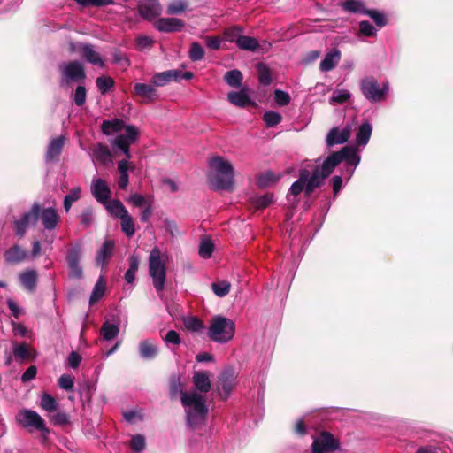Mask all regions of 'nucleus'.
I'll return each mask as SVG.
<instances>
[{
  "instance_id": "f257e3e1",
  "label": "nucleus",
  "mask_w": 453,
  "mask_h": 453,
  "mask_svg": "<svg viewBox=\"0 0 453 453\" xmlns=\"http://www.w3.org/2000/svg\"><path fill=\"white\" fill-rule=\"evenodd\" d=\"M172 396L180 394L182 405L185 409L187 424L194 428L204 421L208 411L205 405L206 399L203 395L196 391L184 392L180 377H174L170 382Z\"/></svg>"
},
{
  "instance_id": "f03ea898",
  "label": "nucleus",
  "mask_w": 453,
  "mask_h": 453,
  "mask_svg": "<svg viewBox=\"0 0 453 453\" xmlns=\"http://www.w3.org/2000/svg\"><path fill=\"white\" fill-rule=\"evenodd\" d=\"M210 184L217 190H228L234 186V169L232 165L220 157L210 159Z\"/></svg>"
},
{
  "instance_id": "7ed1b4c3",
  "label": "nucleus",
  "mask_w": 453,
  "mask_h": 453,
  "mask_svg": "<svg viewBox=\"0 0 453 453\" xmlns=\"http://www.w3.org/2000/svg\"><path fill=\"white\" fill-rule=\"evenodd\" d=\"M326 178L320 165H317L311 173L308 169L303 168L299 171L298 180L291 185L289 194L297 196L304 190L305 195L310 196L315 188L323 185Z\"/></svg>"
},
{
  "instance_id": "20e7f679",
  "label": "nucleus",
  "mask_w": 453,
  "mask_h": 453,
  "mask_svg": "<svg viewBox=\"0 0 453 453\" xmlns=\"http://www.w3.org/2000/svg\"><path fill=\"white\" fill-rule=\"evenodd\" d=\"M123 128L126 129V134L117 135L112 142V144L119 149L125 145H131L134 143L139 136V130L134 126H126L125 122L119 119L104 120L101 125L102 132L106 135H111L114 133L119 132Z\"/></svg>"
},
{
  "instance_id": "39448f33",
  "label": "nucleus",
  "mask_w": 453,
  "mask_h": 453,
  "mask_svg": "<svg viewBox=\"0 0 453 453\" xmlns=\"http://www.w3.org/2000/svg\"><path fill=\"white\" fill-rule=\"evenodd\" d=\"M167 258V254L157 247L153 248L149 256V274L157 292H162L165 288Z\"/></svg>"
},
{
  "instance_id": "423d86ee",
  "label": "nucleus",
  "mask_w": 453,
  "mask_h": 453,
  "mask_svg": "<svg viewBox=\"0 0 453 453\" xmlns=\"http://www.w3.org/2000/svg\"><path fill=\"white\" fill-rule=\"evenodd\" d=\"M234 333L235 324L232 319L222 316H215L211 319L207 335L211 341L225 344L234 338Z\"/></svg>"
},
{
  "instance_id": "0eeeda50",
  "label": "nucleus",
  "mask_w": 453,
  "mask_h": 453,
  "mask_svg": "<svg viewBox=\"0 0 453 453\" xmlns=\"http://www.w3.org/2000/svg\"><path fill=\"white\" fill-rule=\"evenodd\" d=\"M342 161H345L348 165L357 167L360 162L357 150L352 146H345L340 151L330 154L320 166L325 175L328 177Z\"/></svg>"
},
{
  "instance_id": "6e6552de",
  "label": "nucleus",
  "mask_w": 453,
  "mask_h": 453,
  "mask_svg": "<svg viewBox=\"0 0 453 453\" xmlns=\"http://www.w3.org/2000/svg\"><path fill=\"white\" fill-rule=\"evenodd\" d=\"M360 88L364 96L371 102L382 101L388 91V83H383L380 87L379 82L372 77L363 79Z\"/></svg>"
},
{
  "instance_id": "1a4fd4ad",
  "label": "nucleus",
  "mask_w": 453,
  "mask_h": 453,
  "mask_svg": "<svg viewBox=\"0 0 453 453\" xmlns=\"http://www.w3.org/2000/svg\"><path fill=\"white\" fill-rule=\"evenodd\" d=\"M19 423L25 428L40 431L42 434H49L43 418L35 411L25 409L19 412L17 418Z\"/></svg>"
},
{
  "instance_id": "9d476101",
  "label": "nucleus",
  "mask_w": 453,
  "mask_h": 453,
  "mask_svg": "<svg viewBox=\"0 0 453 453\" xmlns=\"http://www.w3.org/2000/svg\"><path fill=\"white\" fill-rule=\"evenodd\" d=\"M61 71L60 86H67L73 81H82L85 79V72L82 64L79 61L62 63L59 65Z\"/></svg>"
},
{
  "instance_id": "9b49d317",
  "label": "nucleus",
  "mask_w": 453,
  "mask_h": 453,
  "mask_svg": "<svg viewBox=\"0 0 453 453\" xmlns=\"http://www.w3.org/2000/svg\"><path fill=\"white\" fill-rule=\"evenodd\" d=\"M339 447V441L331 433L321 432L313 437L311 450L312 453H328L337 450Z\"/></svg>"
},
{
  "instance_id": "f8f14e48",
  "label": "nucleus",
  "mask_w": 453,
  "mask_h": 453,
  "mask_svg": "<svg viewBox=\"0 0 453 453\" xmlns=\"http://www.w3.org/2000/svg\"><path fill=\"white\" fill-rule=\"evenodd\" d=\"M81 253L82 248L80 243H76L67 250L66 262L69 269L68 275L72 279H81L83 275L82 267L80 265Z\"/></svg>"
},
{
  "instance_id": "ddd939ff",
  "label": "nucleus",
  "mask_w": 453,
  "mask_h": 453,
  "mask_svg": "<svg viewBox=\"0 0 453 453\" xmlns=\"http://www.w3.org/2000/svg\"><path fill=\"white\" fill-rule=\"evenodd\" d=\"M69 50L71 52L78 51L82 58L88 63L97 65L101 68L104 67V62L101 55L95 50L94 46L88 43H69Z\"/></svg>"
},
{
  "instance_id": "4468645a",
  "label": "nucleus",
  "mask_w": 453,
  "mask_h": 453,
  "mask_svg": "<svg viewBox=\"0 0 453 453\" xmlns=\"http://www.w3.org/2000/svg\"><path fill=\"white\" fill-rule=\"evenodd\" d=\"M40 210L41 205L35 203L29 211L24 213L19 219L15 220L14 225L18 235L23 236L29 226L36 224Z\"/></svg>"
},
{
  "instance_id": "2eb2a0df",
  "label": "nucleus",
  "mask_w": 453,
  "mask_h": 453,
  "mask_svg": "<svg viewBox=\"0 0 453 453\" xmlns=\"http://www.w3.org/2000/svg\"><path fill=\"white\" fill-rule=\"evenodd\" d=\"M90 190L95 199L104 204L111 197V189L105 180L100 178L93 179L90 186Z\"/></svg>"
},
{
  "instance_id": "dca6fc26",
  "label": "nucleus",
  "mask_w": 453,
  "mask_h": 453,
  "mask_svg": "<svg viewBox=\"0 0 453 453\" xmlns=\"http://www.w3.org/2000/svg\"><path fill=\"white\" fill-rule=\"evenodd\" d=\"M351 135V127L347 125L343 128L333 127L326 135V145L333 147L346 142Z\"/></svg>"
},
{
  "instance_id": "f3484780",
  "label": "nucleus",
  "mask_w": 453,
  "mask_h": 453,
  "mask_svg": "<svg viewBox=\"0 0 453 453\" xmlns=\"http://www.w3.org/2000/svg\"><path fill=\"white\" fill-rule=\"evenodd\" d=\"M162 8L157 0H142L139 4V12L141 16L152 20L161 14Z\"/></svg>"
},
{
  "instance_id": "a211bd4d",
  "label": "nucleus",
  "mask_w": 453,
  "mask_h": 453,
  "mask_svg": "<svg viewBox=\"0 0 453 453\" xmlns=\"http://www.w3.org/2000/svg\"><path fill=\"white\" fill-rule=\"evenodd\" d=\"M154 26L159 32L173 33L180 31L184 22L178 18H160L156 20Z\"/></svg>"
},
{
  "instance_id": "6ab92c4d",
  "label": "nucleus",
  "mask_w": 453,
  "mask_h": 453,
  "mask_svg": "<svg viewBox=\"0 0 453 453\" xmlns=\"http://www.w3.org/2000/svg\"><path fill=\"white\" fill-rule=\"evenodd\" d=\"M39 216L44 228L47 230H54L60 219L57 211L51 207L40 210Z\"/></svg>"
},
{
  "instance_id": "aec40b11",
  "label": "nucleus",
  "mask_w": 453,
  "mask_h": 453,
  "mask_svg": "<svg viewBox=\"0 0 453 453\" xmlns=\"http://www.w3.org/2000/svg\"><path fill=\"white\" fill-rule=\"evenodd\" d=\"M134 165L127 159H123L118 162V172L120 176L118 180V186L121 189H126L129 183L128 171H134Z\"/></svg>"
},
{
  "instance_id": "412c9836",
  "label": "nucleus",
  "mask_w": 453,
  "mask_h": 453,
  "mask_svg": "<svg viewBox=\"0 0 453 453\" xmlns=\"http://www.w3.org/2000/svg\"><path fill=\"white\" fill-rule=\"evenodd\" d=\"M64 136H59L50 141L45 155V159L47 162H55L58 159V157L64 147Z\"/></svg>"
},
{
  "instance_id": "4be33fe9",
  "label": "nucleus",
  "mask_w": 453,
  "mask_h": 453,
  "mask_svg": "<svg viewBox=\"0 0 453 453\" xmlns=\"http://www.w3.org/2000/svg\"><path fill=\"white\" fill-rule=\"evenodd\" d=\"M180 71L169 70L162 73H157L151 78V83L154 86L162 87L172 81H178L180 79Z\"/></svg>"
},
{
  "instance_id": "5701e85b",
  "label": "nucleus",
  "mask_w": 453,
  "mask_h": 453,
  "mask_svg": "<svg viewBox=\"0 0 453 453\" xmlns=\"http://www.w3.org/2000/svg\"><path fill=\"white\" fill-rule=\"evenodd\" d=\"M341 60L340 50L334 48L328 51L324 59L320 62L319 69L322 72H329L333 70Z\"/></svg>"
},
{
  "instance_id": "b1692460",
  "label": "nucleus",
  "mask_w": 453,
  "mask_h": 453,
  "mask_svg": "<svg viewBox=\"0 0 453 453\" xmlns=\"http://www.w3.org/2000/svg\"><path fill=\"white\" fill-rule=\"evenodd\" d=\"M90 157L94 164L106 165L111 159V153L107 146L98 143L92 150Z\"/></svg>"
},
{
  "instance_id": "393cba45",
  "label": "nucleus",
  "mask_w": 453,
  "mask_h": 453,
  "mask_svg": "<svg viewBox=\"0 0 453 453\" xmlns=\"http://www.w3.org/2000/svg\"><path fill=\"white\" fill-rule=\"evenodd\" d=\"M22 287L29 292H34L36 288L38 274L35 270H26L19 275Z\"/></svg>"
},
{
  "instance_id": "a878e982",
  "label": "nucleus",
  "mask_w": 453,
  "mask_h": 453,
  "mask_svg": "<svg viewBox=\"0 0 453 453\" xmlns=\"http://www.w3.org/2000/svg\"><path fill=\"white\" fill-rule=\"evenodd\" d=\"M114 242L111 240L105 241L99 249L96 255V264L104 267L112 256Z\"/></svg>"
},
{
  "instance_id": "bb28decb",
  "label": "nucleus",
  "mask_w": 453,
  "mask_h": 453,
  "mask_svg": "<svg viewBox=\"0 0 453 453\" xmlns=\"http://www.w3.org/2000/svg\"><path fill=\"white\" fill-rule=\"evenodd\" d=\"M157 352V346L152 340L147 339L139 343V353L143 359H153Z\"/></svg>"
},
{
  "instance_id": "cd10ccee",
  "label": "nucleus",
  "mask_w": 453,
  "mask_h": 453,
  "mask_svg": "<svg viewBox=\"0 0 453 453\" xmlns=\"http://www.w3.org/2000/svg\"><path fill=\"white\" fill-rule=\"evenodd\" d=\"M193 383L195 388L199 390V394L207 393L211 388L209 376L204 372H196L193 375Z\"/></svg>"
},
{
  "instance_id": "c85d7f7f",
  "label": "nucleus",
  "mask_w": 453,
  "mask_h": 453,
  "mask_svg": "<svg viewBox=\"0 0 453 453\" xmlns=\"http://www.w3.org/2000/svg\"><path fill=\"white\" fill-rule=\"evenodd\" d=\"M227 98L231 104L239 107H246L250 104L247 89L242 88L240 91H232L227 95Z\"/></svg>"
},
{
  "instance_id": "c756f323",
  "label": "nucleus",
  "mask_w": 453,
  "mask_h": 453,
  "mask_svg": "<svg viewBox=\"0 0 453 453\" xmlns=\"http://www.w3.org/2000/svg\"><path fill=\"white\" fill-rule=\"evenodd\" d=\"M105 209L114 218L122 219L127 213V210L119 200H109L104 204Z\"/></svg>"
},
{
  "instance_id": "7c9ffc66",
  "label": "nucleus",
  "mask_w": 453,
  "mask_h": 453,
  "mask_svg": "<svg viewBox=\"0 0 453 453\" xmlns=\"http://www.w3.org/2000/svg\"><path fill=\"white\" fill-rule=\"evenodd\" d=\"M234 41L237 47L243 50L254 51L259 47L258 41L251 36L238 35L236 39H231Z\"/></svg>"
},
{
  "instance_id": "2f4dec72",
  "label": "nucleus",
  "mask_w": 453,
  "mask_h": 453,
  "mask_svg": "<svg viewBox=\"0 0 453 453\" xmlns=\"http://www.w3.org/2000/svg\"><path fill=\"white\" fill-rule=\"evenodd\" d=\"M135 93L148 101H153L157 97V90L152 85L145 83H136L134 85Z\"/></svg>"
},
{
  "instance_id": "473e14b6",
  "label": "nucleus",
  "mask_w": 453,
  "mask_h": 453,
  "mask_svg": "<svg viewBox=\"0 0 453 453\" xmlns=\"http://www.w3.org/2000/svg\"><path fill=\"white\" fill-rule=\"evenodd\" d=\"M27 251L18 245H15L6 250L4 254L5 259L9 263L21 262L27 257Z\"/></svg>"
},
{
  "instance_id": "72a5a7b5",
  "label": "nucleus",
  "mask_w": 453,
  "mask_h": 453,
  "mask_svg": "<svg viewBox=\"0 0 453 453\" xmlns=\"http://www.w3.org/2000/svg\"><path fill=\"white\" fill-rule=\"evenodd\" d=\"M372 130V127L369 122L362 123L357 133V143L360 146H365L370 140Z\"/></svg>"
},
{
  "instance_id": "f704fd0d",
  "label": "nucleus",
  "mask_w": 453,
  "mask_h": 453,
  "mask_svg": "<svg viewBox=\"0 0 453 453\" xmlns=\"http://www.w3.org/2000/svg\"><path fill=\"white\" fill-rule=\"evenodd\" d=\"M243 75L241 71L234 69L224 74V81L232 88H239L242 85Z\"/></svg>"
},
{
  "instance_id": "c9c22d12",
  "label": "nucleus",
  "mask_w": 453,
  "mask_h": 453,
  "mask_svg": "<svg viewBox=\"0 0 453 453\" xmlns=\"http://www.w3.org/2000/svg\"><path fill=\"white\" fill-rule=\"evenodd\" d=\"M119 332V328L116 324L104 322L101 327L100 334L105 341H111L114 339Z\"/></svg>"
},
{
  "instance_id": "e433bc0d",
  "label": "nucleus",
  "mask_w": 453,
  "mask_h": 453,
  "mask_svg": "<svg viewBox=\"0 0 453 453\" xmlns=\"http://www.w3.org/2000/svg\"><path fill=\"white\" fill-rule=\"evenodd\" d=\"M188 4L186 0H173L166 8V12L171 15H178L188 10Z\"/></svg>"
},
{
  "instance_id": "4c0bfd02",
  "label": "nucleus",
  "mask_w": 453,
  "mask_h": 453,
  "mask_svg": "<svg viewBox=\"0 0 453 453\" xmlns=\"http://www.w3.org/2000/svg\"><path fill=\"white\" fill-rule=\"evenodd\" d=\"M105 280L103 276H100L93 288V291L91 293L90 298H89V303L93 304L96 303L104 295L105 292Z\"/></svg>"
},
{
  "instance_id": "58836bf2",
  "label": "nucleus",
  "mask_w": 453,
  "mask_h": 453,
  "mask_svg": "<svg viewBox=\"0 0 453 453\" xmlns=\"http://www.w3.org/2000/svg\"><path fill=\"white\" fill-rule=\"evenodd\" d=\"M234 386V378L231 373L225 372L220 378V390L224 397L227 398Z\"/></svg>"
},
{
  "instance_id": "ea45409f",
  "label": "nucleus",
  "mask_w": 453,
  "mask_h": 453,
  "mask_svg": "<svg viewBox=\"0 0 453 453\" xmlns=\"http://www.w3.org/2000/svg\"><path fill=\"white\" fill-rule=\"evenodd\" d=\"M342 7L344 11L353 13L365 14L366 11L360 0H344L342 4Z\"/></svg>"
},
{
  "instance_id": "a19ab883",
  "label": "nucleus",
  "mask_w": 453,
  "mask_h": 453,
  "mask_svg": "<svg viewBox=\"0 0 453 453\" xmlns=\"http://www.w3.org/2000/svg\"><path fill=\"white\" fill-rule=\"evenodd\" d=\"M40 406L48 412H53L58 409V403L53 396L44 393L41 396Z\"/></svg>"
},
{
  "instance_id": "79ce46f5",
  "label": "nucleus",
  "mask_w": 453,
  "mask_h": 453,
  "mask_svg": "<svg viewBox=\"0 0 453 453\" xmlns=\"http://www.w3.org/2000/svg\"><path fill=\"white\" fill-rule=\"evenodd\" d=\"M120 220L123 233L127 237L133 236L135 234V225L134 219L129 215V213H127Z\"/></svg>"
},
{
  "instance_id": "37998d69",
  "label": "nucleus",
  "mask_w": 453,
  "mask_h": 453,
  "mask_svg": "<svg viewBox=\"0 0 453 453\" xmlns=\"http://www.w3.org/2000/svg\"><path fill=\"white\" fill-rule=\"evenodd\" d=\"M81 189L80 187L73 188L64 198V208L66 212L69 211L72 204L81 198Z\"/></svg>"
},
{
  "instance_id": "c03bdc74",
  "label": "nucleus",
  "mask_w": 453,
  "mask_h": 453,
  "mask_svg": "<svg viewBox=\"0 0 453 453\" xmlns=\"http://www.w3.org/2000/svg\"><path fill=\"white\" fill-rule=\"evenodd\" d=\"M188 58L193 62L200 61L204 58V50L199 42H193L190 44Z\"/></svg>"
},
{
  "instance_id": "a18cd8bd",
  "label": "nucleus",
  "mask_w": 453,
  "mask_h": 453,
  "mask_svg": "<svg viewBox=\"0 0 453 453\" xmlns=\"http://www.w3.org/2000/svg\"><path fill=\"white\" fill-rule=\"evenodd\" d=\"M257 70L258 72V80L260 83L265 86L270 85L272 82V76L269 67L264 63H258L257 65Z\"/></svg>"
},
{
  "instance_id": "49530a36",
  "label": "nucleus",
  "mask_w": 453,
  "mask_h": 453,
  "mask_svg": "<svg viewBox=\"0 0 453 453\" xmlns=\"http://www.w3.org/2000/svg\"><path fill=\"white\" fill-rule=\"evenodd\" d=\"M214 250V243L210 238H203L199 246V255L203 258L211 257Z\"/></svg>"
},
{
  "instance_id": "de8ad7c7",
  "label": "nucleus",
  "mask_w": 453,
  "mask_h": 453,
  "mask_svg": "<svg viewBox=\"0 0 453 453\" xmlns=\"http://www.w3.org/2000/svg\"><path fill=\"white\" fill-rule=\"evenodd\" d=\"M231 284L227 280H219L211 284L214 294L219 297L226 296L230 291Z\"/></svg>"
},
{
  "instance_id": "09e8293b",
  "label": "nucleus",
  "mask_w": 453,
  "mask_h": 453,
  "mask_svg": "<svg viewBox=\"0 0 453 453\" xmlns=\"http://www.w3.org/2000/svg\"><path fill=\"white\" fill-rule=\"evenodd\" d=\"M96 87L101 94H106L114 85V81L110 76H100L96 81Z\"/></svg>"
},
{
  "instance_id": "8fccbe9b",
  "label": "nucleus",
  "mask_w": 453,
  "mask_h": 453,
  "mask_svg": "<svg viewBox=\"0 0 453 453\" xmlns=\"http://www.w3.org/2000/svg\"><path fill=\"white\" fill-rule=\"evenodd\" d=\"M183 323L186 329L190 332H199L203 328L202 320L196 317L186 318Z\"/></svg>"
},
{
  "instance_id": "3c124183",
  "label": "nucleus",
  "mask_w": 453,
  "mask_h": 453,
  "mask_svg": "<svg viewBox=\"0 0 453 453\" xmlns=\"http://www.w3.org/2000/svg\"><path fill=\"white\" fill-rule=\"evenodd\" d=\"M278 178L272 172H266L257 178V184L260 188H265L276 182Z\"/></svg>"
},
{
  "instance_id": "603ef678",
  "label": "nucleus",
  "mask_w": 453,
  "mask_h": 453,
  "mask_svg": "<svg viewBox=\"0 0 453 453\" xmlns=\"http://www.w3.org/2000/svg\"><path fill=\"white\" fill-rule=\"evenodd\" d=\"M13 355L17 360L22 361L29 357L30 352L26 343H20L14 345Z\"/></svg>"
},
{
  "instance_id": "864d4df0",
  "label": "nucleus",
  "mask_w": 453,
  "mask_h": 453,
  "mask_svg": "<svg viewBox=\"0 0 453 453\" xmlns=\"http://www.w3.org/2000/svg\"><path fill=\"white\" fill-rule=\"evenodd\" d=\"M273 202L272 195H264L255 196L252 198L251 203L256 209H263L267 207Z\"/></svg>"
},
{
  "instance_id": "5fc2aeb1",
  "label": "nucleus",
  "mask_w": 453,
  "mask_h": 453,
  "mask_svg": "<svg viewBox=\"0 0 453 453\" xmlns=\"http://www.w3.org/2000/svg\"><path fill=\"white\" fill-rule=\"evenodd\" d=\"M281 115L276 111H269L264 114V120L267 127H272L281 121Z\"/></svg>"
},
{
  "instance_id": "6e6d98bb",
  "label": "nucleus",
  "mask_w": 453,
  "mask_h": 453,
  "mask_svg": "<svg viewBox=\"0 0 453 453\" xmlns=\"http://www.w3.org/2000/svg\"><path fill=\"white\" fill-rule=\"evenodd\" d=\"M350 97V93L345 89H338L335 90L332 96L330 97V103L334 104H342L346 102Z\"/></svg>"
},
{
  "instance_id": "4d7b16f0",
  "label": "nucleus",
  "mask_w": 453,
  "mask_h": 453,
  "mask_svg": "<svg viewBox=\"0 0 453 453\" xmlns=\"http://www.w3.org/2000/svg\"><path fill=\"white\" fill-rule=\"evenodd\" d=\"M59 387L66 391H72L74 386L73 377L69 374H63L58 379Z\"/></svg>"
},
{
  "instance_id": "13d9d810",
  "label": "nucleus",
  "mask_w": 453,
  "mask_h": 453,
  "mask_svg": "<svg viewBox=\"0 0 453 453\" xmlns=\"http://www.w3.org/2000/svg\"><path fill=\"white\" fill-rule=\"evenodd\" d=\"M365 14L370 16L379 27L386 25V18L383 13L374 10H366Z\"/></svg>"
},
{
  "instance_id": "bf43d9fd",
  "label": "nucleus",
  "mask_w": 453,
  "mask_h": 453,
  "mask_svg": "<svg viewBox=\"0 0 453 453\" xmlns=\"http://www.w3.org/2000/svg\"><path fill=\"white\" fill-rule=\"evenodd\" d=\"M274 99L277 104L280 106H285L289 104L290 96L285 91L276 89L274 91Z\"/></svg>"
},
{
  "instance_id": "052dcab7",
  "label": "nucleus",
  "mask_w": 453,
  "mask_h": 453,
  "mask_svg": "<svg viewBox=\"0 0 453 453\" xmlns=\"http://www.w3.org/2000/svg\"><path fill=\"white\" fill-rule=\"evenodd\" d=\"M153 38L148 35H142L136 38V45L139 50L150 48L153 45Z\"/></svg>"
},
{
  "instance_id": "680f3d73",
  "label": "nucleus",
  "mask_w": 453,
  "mask_h": 453,
  "mask_svg": "<svg viewBox=\"0 0 453 453\" xmlns=\"http://www.w3.org/2000/svg\"><path fill=\"white\" fill-rule=\"evenodd\" d=\"M94 221L93 211L90 208L85 209L81 214V223L85 226L88 227Z\"/></svg>"
},
{
  "instance_id": "e2e57ef3",
  "label": "nucleus",
  "mask_w": 453,
  "mask_h": 453,
  "mask_svg": "<svg viewBox=\"0 0 453 453\" xmlns=\"http://www.w3.org/2000/svg\"><path fill=\"white\" fill-rule=\"evenodd\" d=\"M359 31L366 36H372L376 34V29L369 21H361L359 23Z\"/></svg>"
},
{
  "instance_id": "0e129e2a",
  "label": "nucleus",
  "mask_w": 453,
  "mask_h": 453,
  "mask_svg": "<svg viewBox=\"0 0 453 453\" xmlns=\"http://www.w3.org/2000/svg\"><path fill=\"white\" fill-rule=\"evenodd\" d=\"M86 101V88L84 86H78L74 94V102L78 106H81Z\"/></svg>"
},
{
  "instance_id": "69168bd1",
  "label": "nucleus",
  "mask_w": 453,
  "mask_h": 453,
  "mask_svg": "<svg viewBox=\"0 0 453 453\" xmlns=\"http://www.w3.org/2000/svg\"><path fill=\"white\" fill-rule=\"evenodd\" d=\"M130 445L134 451L140 452L144 449L145 446L144 438L139 434L135 435L131 439Z\"/></svg>"
},
{
  "instance_id": "338daca9",
  "label": "nucleus",
  "mask_w": 453,
  "mask_h": 453,
  "mask_svg": "<svg viewBox=\"0 0 453 453\" xmlns=\"http://www.w3.org/2000/svg\"><path fill=\"white\" fill-rule=\"evenodd\" d=\"M165 342L167 344L172 343L174 345H179L180 343L181 340H180L179 334L176 331L170 330L167 332V334L165 337Z\"/></svg>"
},
{
  "instance_id": "774afa93",
  "label": "nucleus",
  "mask_w": 453,
  "mask_h": 453,
  "mask_svg": "<svg viewBox=\"0 0 453 453\" xmlns=\"http://www.w3.org/2000/svg\"><path fill=\"white\" fill-rule=\"evenodd\" d=\"M81 361V357L75 351H72L68 357V365L73 368L76 369L79 367Z\"/></svg>"
}]
</instances>
